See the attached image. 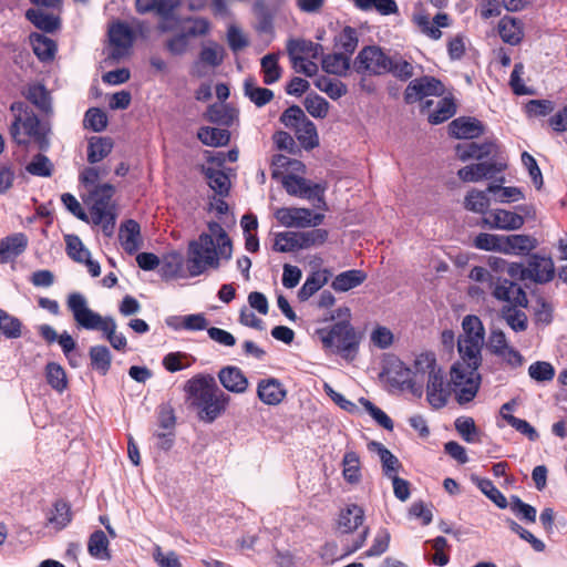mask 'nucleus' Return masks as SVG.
Here are the masks:
<instances>
[{"label": "nucleus", "mask_w": 567, "mask_h": 567, "mask_svg": "<svg viewBox=\"0 0 567 567\" xmlns=\"http://www.w3.org/2000/svg\"><path fill=\"white\" fill-rule=\"evenodd\" d=\"M233 254V245L223 226L212 221L207 230L195 240L189 241L186 268L190 277H196L208 269L219 268L221 261L229 260Z\"/></svg>", "instance_id": "f257e3e1"}, {"label": "nucleus", "mask_w": 567, "mask_h": 567, "mask_svg": "<svg viewBox=\"0 0 567 567\" xmlns=\"http://www.w3.org/2000/svg\"><path fill=\"white\" fill-rule=\"evenodd\" d=\"M426 384V400L433 409H442L450 398V384L445 381L442 368L431 352L415 357L413 364L404 369L402 385L414 395L422 396Z\"/></svg>", "instance_id": "f03ea898"}, {"label": "nucleus", "mask_w": 567, "mask_h": 567, "mask_svg": "<svg viewBox=\"0 0 567 567\" xmlns=\"http://www.w3.org/2000/svg\"><path fill=\"white\" fill-rule=\"evenodd\" d=\"M483 344L477 340H457L460 360L451 369V381L460 404L472 401L478 391L481 377L477 369L482 363Z\"/></svg>", "instance_id": "7ed1b4c3"}, {"label": "nucleus", "mask_w": 567, "mask_h": 567, "mask_svg": "<svg viewBox=\"0 0 567 567\" xmlns=\"http://www.w3.org/2000/svg\"><path fill=\"white\" fill-rule=\"evenodd\" d=\"M184 391L189 404L198 411L203 422L213 423L226 410L229 396L224 393L210 374H197L189 379Z\"/></svg>", "instance_id": "20e7f679"}, {"label": "nucleus", "mask_w": 567, "mask_h": 567, "mask_svg": "<svg viewBox=\"0 0 567 567\" xmlns=\"http://www.w3.org/2000/svg\"><path fill=\"white\" fill-rule=\"evenodd\" d=\"M68 309L72 312L76 326L85 330H99L105 339L118 351H124L127 340L122 332H117L115 320L107 316L102 317L89 307L86 298L80 292H71L66 299Z\"/></svg>", "instance_id": "39448f33"}, {"label": "nucleus", "mask_w": 567, "mask_h": 567, "mask_svg": "<svg viewBox=\"0 0 567 567\" xmlns=\"http://www.w3.org/2000/svg\"><path fill=\"white\" fill-rule=\"evenodd\" d=\"M10 110L14 114L10 126L12 140L19 145H28L33 140L40 145V148H47L49 128L40 123L38 116L23 102L12 103Z\"/></svg>", "instance_id": "423d86ee"}, {"label": "nucleus", "mask_w": 567, "mask_h": 567, "mask_svg": "<svg viewBox=\"0 0 567 567\" xmlns=\"http://www.w3.org/2000/svg\"><path fill=\"white\" fill-rule=\"evenodd\" d=\"M115 188L111 184L94 186L87 190L84 199L90 210V216L94 225H99L105 236L111 237L115 227L114 206L112 197Z\"/></svg>", "instance_id": "0eeeda50"}, {"label": "nucleus", "mask_w": 567, "mask_h": 567, "mask_svg": "<svg viewBox=\"0 0 567 567\" xmlns=\"http://www.w3.org/2000/svg\"><path fill=\"white\" fill-rule=\"evenodd\" d=\"M318 336L326 350L340 354L349 361L355 358L360 338L350 321L342 320L330 328L320 329Z\"/></svg>", "instance_id": "6e6552de"}, {"label": "nucleus", "mask_w": 567, "mask_h": 567, "mask_svg": "<svg viewBox=\"0 0 567 567\" xmlns=\"http://www.w3.org/2000/svg\"><path fill=\"white\" fill-rule=\"evenodd\" d=\"M287 53L291 66L297 73L313 76L318 72L316 60L322 55V45L310 40L290 39L287 42Z\"/></svg>", "instance_id": "1a4fd4ad"}, {"label": "nucleus", "mask_w": 567, "mask_h": 567, "mask_svg": "<svg viewBox=\"0 0 567 567\" xmlns=\"http://www.w3.org/2000/svg\"><path fill=\"white\" fill-rule=\"evenodd\" d=\"M354 69L358 73L369 75L388 74L390 55L378 45L364 47L354 59Z\"/></svg>", "instance_id": "9d476101"}, {"label": "nucleus", "mask_w": 567, "mask_h": 567, "mask_svg": "<svg viewBox=\"0 0 567 567\" xmlns=\"http://www.w3.org/2000/svg\"><path fill=\"white\" fill-rule=\"evenodd\" d=\"M282 186L289 195L317 200L318 204L316 206L326 209L324 192L327 186L324 184L312 183L296 175H286L282 178Z\"/></svg>", "instance_id": "9b49d317"}, {"label": "nucleus", "mask_w": 567, "mask_h": 567, "mask_svg": "<svg viewBox=\"0 0 567 567\" xmlns=\"http://www.w3.org/2000/svg\"><path fill=\"white\" fill-rule=\"evenodd\" d=\"M278 223L286 228H308L322 224L324 215L305 207H281L275 212Z\"/></svg>", "instance_id": "f8f14e48"}, {"label": "nucleus", "mask_w": 567, "mask_h": 567, "mask_svg": "<svg viewBox=\"0 0 567 567\" xmlns=\"http://www.w3.org/2000/svg\"><path fill=\"white\" fill-rule=\"evenodd\" d=\"M444 92V85L432 76H422L409 83L404 92L406 103H414L427 96H440Z\"/></svg>", "instance_id": "ddd939ff"}, {"label": "nucleus", "mask_w": 567, "mask_h": 567, "mask_svg": "<svg viewBox=\"0 0 567 567\" xmlns=\"http://www.w3.org/2000/svg\"><path fill=\"white\" fill-rule=\"evenodd\" d=\"M109 39L111 44L110 56L120 60L128 54L133 45L134 32L123 22H116L109 29Z\"/></svg>", "instance_id": "4468645a"}, {"label": "nucleus", "mask_w": 567, "mask_h": 567, "mask_svg": "<svg viewBox=\"0 0 567 567\" xmlns=\"http://www.w3.org/2000/svg\"><path fill=\"white\" fill-rule=\"evenodd\" d=\"M492 295L498 301H503L513 307H526L527 296L522 287L508 279L496 278L491 288Z\"/></svg>", "instance_id": "2eb2a0df"}, {"label": "nucleus", "mask_w": 567, "mask_h": 567, "mask_svg": "<svg viewBox=\"0 0 567 567\" xmlns=\"http://www.w3.org/2000/svg\"><path fill=\"white\" fill-rule=\"evenodd\" d=\"M179 4V0H136V11L141 14L155 12L164 19L159 23L158 29L162 32L171 31L173 28L169 24L168 18Z\"/></svg>", "instance_id": "dca6fc26"}, {"label": "nucleus", "mask_w": 567, "mask_h": 567, "mask_svg": "<svg viewBox=\"0 0 567 567\" xmlns=\"http://www.w3.org/2000/svg\"><path fill=\"white\" fill-rule=\"evenodd\" d=\"M483 225L492 229L517 230L525 223L522 215L506 209H492L483 217Z\"/></svg>", "instance_id": "f3484780"}, {"label": "nucleus", "mask_w": 567, "mask_h": 567, "mask_svg": "<svg viewBox=\"0 0 567 567\" xmlns=\"http://www.w3.org/2000/svg\"><path fill=\"white\" fill-rule=\"evenodd\" d=\"M287 396L285 384L277 378L268 377L257 383V398L266 405L277 406Z\"/></svg>", "instance_id": "a211bd4d"}, {"label": "nucleus", "mask_w": 567, "mask_h": 567, "mask_svg": "<svg viewBox=\"0 0 567 567\" xmlns=\"http://www.w3.org/2000/svg\"><path fill=\"white\" fill-rule=\"evenodd\" d=\"M555 276V266L550 257L533 255L526 267V277L538 284L549 282Z\"/></svg>", "instance_id": "6ab92c4d"}, {"label": "nucleus", "mask_w": 567, "mask_h": 567, "mask_svg": "<svg viewBox=\"0 0 567 567\" xmlns=\"http://www.w3.org/2000/svg\"><path fill=\"white\" fill-rule=\"evenodd\" d=\"M118 239L121 246L127 254L133 255L138 251L143 246L138 223L133 219H128L123 223L120 227Z\"/></svg>", "instance_id": "aec40b11"}, {"label": "nucleus", "mask_w": 567, "mask_h": 567, "mask_svg": "<svg viewBox=\"0 0 567 567\" xmlns=\"http://www.w3.org/2000/svg\"><path fill=\"white\" fill-rule=\"evenodd\" d=\"M218 379L221 385L229 392L240 394L248 389V379L237 367L228 365L223 368L218 372Z\"/></svg>", "instance_id": "412c9836"}, {"label": "nucleus", "mask_w": 567, "mask_h": 567, "mask_svg": "<svg viewBox=\"0 0 567 567\" xmlns=\"http://www.w3.org/2000/svg\"><path fill=\"white\" fill-rule=\"evenodd\" d=\"M28 237L16 233L0 240V262L4 264L20 256L28 247Z\"/></svg>", "instance_id": "4be33fe9"}, {"label": "nucleus", "mask_w": 567, "mask_h": 567, "mask_svg": "<svg viewBox=\"0 0 567 567\" xmlns=\"http://www.w3.org/2000/svg\"><path fill=\"white\" fill-rule=\"evenodd\" d=\"M450 133L456 138L472 140L483 134L481 122L473 117H458L453 120L450 125Z\"/></svg>", "instance_id": "5701e85b"}, {"label": "nucleus", "mask_w": 567, "mask_h": 567, "mask_svg": "<svg viewBox=\"0 0 567 567\" xmlns=\"http://www.w3.org/2000/svg\"><path fill=\"white\" fill-rule=\"evenodd\" d=\"M537 240L529 235H503L502 252L505 255H524L537 247Z\"/></svg>", "instance_id": "b1692460"}, {"label": "nucleus", "mask_w": 567, "mask_h": 567, "mask_svg": "<svg viewBox=\"0 0 567 567\" xmlns=\"http://www.w3.org/2000/svg\"><path fill=\"white\" fill-rule=\"evenodd\" d=\"M501 39L511 45H517L524 38L523 22L519 19L505 16L498 22Z\"/></svg>", "instance_id": "393cba45"}, {"label": "nucleus", "mask_w": 567, "mask_h": 567, "mask_svg": "<svg viewBox=\"0 0 567 567\" xmlns=\"http://www.w3.org/2000/svg\"><path fill=\"white\" fill-rule=\"evenodd\" d=\"M363 520L364 511L360 506L351 504L340 512L338 529L343 534L352 533L363 524Z\"/></svg>", "instance_id": "a878e982"}, {"label": "nucleus", "mask_w": 567, "mask_h": 567, "mask_svg": "<svg viewBox=\"0 0 567 567\" xmlns=\"http://www.w3.org/2000/svg\"><path fill=\"white\" fill-rule=\"evenodd\" d=\"M321 65L324 72L338 76L347 75L351 65V58L341 52H333L321 58Z\"/></svg>", "instance_id": "bb28decb"}, {"label": "nucleus", "mask_w": 567, "mask_h": 567, "mask_svg": "<svg viewBox=\"0 0 567 567\" xmlns=\"http://www.w3.org/2000/svg\"><path fill=\"white\" fill-rule=\"evenodd\" d=\"M368 449L371 452L378 454L381 463L384 475L389 478L395 476L401 464L396 456H394L383 444L379 442H370L368 444Z\"/></svg>", "instance_id": "cd10ccee"}, {"label": "nucleus", "mask_w": 567, "mask_h": 567, "mask_svg": "<svg viewBox=\"0 0 567 567\" xmlns=\"http://www.w3.org/2000/svg\"><path fill=\"white\" fill-rule=\"evenodd\" d=\"M367 279L364 271L359 269H351L340 272L333 279L331 287L339 292L349 291L360 286Z\"/></svg>", "instance_id": "c85d7f7f"}, {"label": "nucleus", "mask_w": 567, "mask_h": 567, "mask_svg": "<svg viewBox=\"0 0 567 567\" xmlns=\"http://www.w3.org/2000/svg\"><path fill=\"white\" fill-rule=\"evenodd\" d=\"M487 188L485 190L471 189L464 198V207L473 213L487 215L491 205V198Z\"/></svg>", "instance_id": "c756f323"}, {"label": "nucleus", "mask_w": 567, "mask_h": 567, "mask_svg": "<svg viewBox=\"0 0 567 567\" xmlns=\"http://www.w3.org/2000/svg\"><path fill=\"white\" fill-rule=\"evenodd\" d=\"M493 143H462L456 146V155L461 161H467L470 158L481 159L488 156L494 151Z\"/></svg>", "instance_id": "7c9ffc66"}, {"label": "nucleus", "mask_w": 567, "mask_h": 567, "mask_svg": "<svg viewBox=\"0 0 567 567\" xmlns=\"http://www.w3.org/2000/svg\"><path fill=\"white\" fill-rule=\"evenodd\" d=\"M285 0H256L254 2V12L260 19V29L267 31L271 28L274 10L279 8Z\"/></svg>", "instance_id": "2f4dec72"}, {"label": "nucleus", "mask_w": 567, "mask_h": 567, "mask_svg": "<svg viewBox=\"0 0 567 567\" xmlns=\"http://www.w3.org/2000/svg\"><path fill=\"white\" fill-rule=\"evenodd\" d=\"M110 542L103 530H95L91 534L87 542L89 554L99 560H109L111 558Z\"/></svg>", "instance_id": "473e14b6"}, {"label": "nucleus", "mask_w": 567, "mask_h": 567, "mask_svg": "<svg viewBox=\"0 0 567 567\" xmlns=\"http://www.w3.org/2000/svg\"><path fill=\"white\" fill-rule=\"evenodd\" d=\"M204 174L210 189L220 197H226L230 189V179L227 174L212 167L204 168Z\"/></svg>", "instance_id": "72a5a7b5"}, {"label": "nucleus", "mask_w": 567, "mask_h": 567, "mask_svg": "<svg viewBox=\"0 0 567 567\" xmlns=\"http://www.w3.org/2000/svg\"><path fill=\"white\" fill-rule=\"evenodd\" d=\"M495 172V165L491 163H477L461 168L458 177L464 182H480L483 178L492 177Z\"/></svg>", "instance_id": "f704fd0d"}, {"label": "nucleus", "mask_w": 567, "mask_h": 567, "mask_svg": "<svg viewBox=\"0 0 567 567\" xmlns=\"http://www.w3.org/2000/svg\"><path fill=\"white\" fill-rule=\"evenodd\" d=\"M113 148V142L109 137L93 136L89 140L87 161L91 164L101 162Z\"/></svg>", "instance_id": "c9c22d12"}, {"label": "nucleus", "mask_w": 567, "mask_h": 567, "mask_svg": "<svg viewBox=\"0 0 567 567\" xmlns=\"http://www.w3.org/2000/svg\"><path fill=\"white\" fill-rule=\"evenodd\" d=\"M25 17L38 29L45 32H53L60 27V20L58 17L45 13L41 9H29L25 12Z\"/></svg>", "instance_id": "e433bc0d"}, {"label": "nucleus", "mask_w": 567, "mask_h": 567, "mask_svg": "<svg viewBox=\"0 0 567 567\" xmlns=\"http://www.w3.org/2000/svg\"><path fill=\"white\" fill-rule=\"evenodd\" d=\"M30 41L34 54L41 61H50L54 58L56 44L52 39L40 33H33L30 35Z\"/></svg>", "instance_id": "4c0bfd02"}, {"label": "nucleus", "mask_w": 567, "mask_h": 567, "mask_svg": "<svg viewBox=\"0 0 567 567\" xmlns=\"http://www.w3.org/2000/svg\"><path fill=\"white\" fill-rule=\"evenodd\" d=\"M462 334L458 339L476 341L484 343L485 330L481 319L476 316L468 315L462 321Z\"/></svg>", "instance_id": "58836bf2"}, {"label": "nucleus", "mask_w": 567, "mask_h": 567, "mask_svg": "<svg viewBox=\"0 0 567 567\" xmlns=\"http://www.w3.org/2000/svg\"><path fill=\"white\" fill-rule=\"evenodd\" d=\"M313 84L319 91L326 93L332 100H338L348 92L347 85L343 82L326 75L318 76Z\"/></svg>", "instance_id": "ea45409f"}, {"label": "nucleus", "mask_w": 567, "mask_h": 567, "mask_svg": "<svg viewBox=\"0 0 567 567\" xmlns=\"http://www.w3.org/2000/svg\"><path fill=\"white\" fill-rule=\"evenodd\" d=\"M278 61L279 53H268L261 59L260 66L265 84H274L281 78L282 71Z\"/></svg>", "instance_id": "a19ab883"}, {"label": "nucleus", "mask_w": 567, "mask_h": 567, "mask_svg": "<svg viewBox=\"0 0 567 567\" xmlns=\"http://www.w3.org/2000/svg\"><path fill=\"white\" fill-rule=\"evenodd\" d=\"M293 131L297 140L305 148H313L319 144L316 125L308 117H306Z\"/></svg>", "instance_id": "79ce46f5"}, {"label": "nucleus", "mask_w": 567, "mask_h": 567, "mask_svg": "<svg viewBox=\"0 0 567 567\" xmlns=\"http://www.w3.org/2000/svg\"><path fill=\"white\" fill-rule=\"evenodd\" d=\"M197 137L207 146L219 147L229 142L230 134L225 128L202 127L197 133Z\"/></svg>", "instance_id": "37998d69"}, {"label": "nucleus", "mask_w": 567, "mask_h": 567, "mask_svg": "<svg viewBox=\"0 0 567 567\" xmlns=\"http://www.w3.org/2000/svg\"><path fill=\"white\" fill-rule=\"evenodd\" d=\"M359 43L357 30L351 27H346L336 37L334 47L343 54H348L351 58Z\"/></svg>", "instance_id": "c03bdc74"}, {"label": "nucleus", "mask_w": 567, "mask_h": 567, "mask_svg": "<svg viewBox=\"0 0 567 567\" xmlns=\"http://www.w3.org/2000/svg\"><path fill=\"white\" fill-rule=\"evenodd\" d=\"M245 95L258 107L269 103L274 97V92L266 87L257 86L252 79H247L244 83Z\"/></svg>", "instance_id": "a18cd8bd"}, {"label": "nucleus", "mask_w": 567, "mask_h": 567, "mask_svg": "<svg viewBox=\"0 0 567 567\" xmlns=\"http://www.w3.org/2000/svg\"><path fill=\"white\" fill-rule=\"evenodd\" d=\"M343 477L348 483H359L361 478L360 458L354 451H348L343 455L342 460Z\"/></svg>", "instance_id": "49530a36"}, {"label": "nucleus", "mask_w": 567, "mask_h": 567, "mask_svg": "<svg viewBox=\"0 0 567 567\" xmlns=\"http://www.w3.org/2000/svg\"><path fill=\"white\" fill-rule=\"evenodd\" d=\"M394 78L406 81L414 75V66L405 60L401 54L390 55L389 72Z\"/></svg>", "instance_id": "de8ad7c7"}, {"label": "nucleus", "mask_w": 567, "mask_h": 567, "mask_svg": "<svg viewBox=\"0 0 567 567\" xmlns=\"http://www.w3.org/2000/svg\"><path fill=\"white\" fill-rule=\"evenodd\" d=\"M45 378L50 386L60 393L68 388L66 373L56 362H49L45 365Z\"/></svg>", "instance_id": "09e8293b"}, {"label": "nucleus", "mask_w": 567, "mask_h": 567, "mask_svg": "<svg viewBox=\"0 0 567 567\" xmlns=\"http://www.w3.org/2000/svg\"><path fill=\"white\" fill-rule=\"evenodd\" d=\"M90 359L92 368L105 375L111 367V352L105 346H94L90 349Z\"/></svg>", "instance_id": "8fccbe9b"}, {"label": "nucleus", "mask_w": 567, "mask_h": 567, "mask_svg": "<svg viewBox=\"0 0 567 567\" xmlns=\"http://www.w3.org/2000/svg\"><path fill=\"white\" fill-rule=\"evenodd\" d=\"M328 236V230L322 228L298 231L300 250L322 246L327 241Z\"/></svg>", "instance_id": "3c124183"}, {"label": "nucleus", "mask_w": 567, "mask_h": 567, "mask_svg": "<svg viewBox=\"0 0 567 567\" xmlns=\"http://www.w3.org/2000/svg\"><path fill=\"white\" fill-rule=\"evenodd\" d=\"M27 99L44 113H50L52 111L49 92L43 85H30L27 91Z\"/></svg>", "instance_id": "603ef678"}, {"label": "nucleus", "mask_w": 567, "mask_h": 567, "mask_svg": "<svg viewBox=\"0 0 567 567\" xmlns=\"http://www.w3.org/2000/svg\"><path fill=\"white\" fill-rule=\"evenodd\" d=\"M455 429L466 443L480 442V431L470 416H461L455 420Z\"/></svg>", "instance_id": "864d4df0"}, {"label": "nucleus", "mask_w": 567, "mask_h": 567, "mask_svg": "<svg viewBox=\"0 0 567 567\" xmlns=\"http://www.w3.org/2000/svg\"><path fill=\"white\" fill-rule=\"evenodd\" d=\"M327 282V278L320 272H313L309 275L298 291V299L300 301H307L317 291H319Z\"/></svg>", "instance_id": "5fc2aeb1"}, {"label": "nucleus", "mask_w": 567, "mask_h": 567, "mask_svg": "<svg viewBox=\"0 0 567 567\" xmlns=\"http://www.w3.org/2000/svg\"><path fill=\"white\" fill-rule=\"evenodd\" d=\"M22 323L9 312L0 309V333L8 339H17L22 334Z\"/></svg>", "instance_id": "6e6d98bb"}, {"label": "nucleus", "mask_w": 567, "mask_h": 567, "mask_svg": "<svg viewBox=\"0 0 567 567\" xmlns=\"http://www.w3.org/2000/svg\"><path fill=\"white\" fill-rule=\"evenodd\" d=\"M274 250L279 252H291L300 250L298 231H282L275 236Z\"/></svg>", "instance_id": "4d7b16f0"}, {"label": "nucleus", "mask_w": 567, "mask_h": 567, "mask_svg": "<svg viewBox=\"0 0 567 567\" xmlns=\"http://www.w3.org/2000/svg\"><path fill=\"white\" fill-rule=\"evenodd\" d=\"M48 520L56 530L63 529L71 522L70 506L64 502H56Z\"/></svg>", "instance_id": "13d9d810"}, {"label": "nucleus", "mask_w": 567, "mask_h": 567, "mask_svg": "<svg viewBox=\"0 0 567 567\" xmlns=\"http://www.w3.org/2000/svg\"><path fill=\"white\" fill-rule=\"evenodd\" d=\"M487 190L492 193L495 200L499 203L518 202L524 198L523 192L518 187H503L497 184H489Z\"/></svg>", "instance_id": "bf43d9fd"}, {"label": "nucleus", "mask_w": 567, "mask_h": 567, "mask_svg": "<svg viewBox=\"0 0 567 567\" xmlns=\"http://www.w3.org/2000/svg\"><path fill=\"white\" fill-rule=\"evenodd\" d=\"M307 112L316 118H324L329 112V103L318 94H308L303 102Z\"/></svg>", "instance_id": "052dcab7"}, {"label": "nucleus", "mask_w": 567, "mask_h": 567, "mask_svg": "<svg viewBox=\"0 0 567 567\" xmlns=\"http://www.w3.org/2000/svg\"><path fill=\"white\" fill-rule=\"evenodd\" d=\"M455 114V105L452 100L443 97L437 102L436 109L429 112L427 117L431 124H440Z\"/></svg>", "instance_id": "680f3d73"}, {"label": "nucleus", "mask_w": 567, "mask_h": 567, "mask_svg": "<svg viewBox=\"0 0 567 567\" xmlns=\"http://www.w3.org/2000/svg\"><path fill=\"white\" fill-rule=\"evenodd\" d=\"M224 55L225 50L220 44L216 42H209L203 47L199 59L202 62L215 68L221 64L224 61Z\"/></svg>", "instance_id": "e2e57ef3"}, {"label": "nucleus", "mask_w": 567, "mask_h": 567, "mask_svg": "<svg viewBox=\"0 0 567 567\" xmlns=\"http://www.w3.org/2000/svg\"><path fill=\"white\" fill-rule=\"evenodd\" d=\"M65 244L69 257L78 262H83L91 256L81 239L75 235H66Z\"/></svg>", "instance_id": "0e129e2a"}, {"label": "nucleus", "mask_w": 567, "mask_h": 567, "mask_svg": "<svg viewBox=\"0 0 567 567\" xmlns=\"http://www.w3.org/2000/svg\"><path fill=\"white\" fill-rule=\"evenodd\" d=\"M390 533L385 528H381L377 532L371 547L363 554L364 557H378L384 554L390 545Z\"/></svg>", "instance_id": "69168bd1"}, {"label": "nucleus", "mask_w": 567, "mask_h": 567, "mask_svg": "<svg viewBox=\"0 0 567 567\" xmlns=\"http://www.w3.org/2000/svg\"><path fill=\"white\" fill-rule=\"evenodd\" d=\"M359 403L364 408V410L380 426L389 431L393 430L392 420L380 408H378L371 401L364 398H360Z\"/></svg>", "instance_id": "338daca9"}, {"label": "nucleus", "mask_w": 567, "mask_h": 567, "mask_svg": "<svg viewBox=\"0 0 567 567\" xmlns=\"http://www.w3.org/2000/svg\"><path fill=\"white\" fill-rule=\"evenodd\" d=\"M528 374L537 382L551 381L555 377V369L549 362L537 361L529 365Z\"/></svg>", "instance_id": "774afa93"}]
</instances>
